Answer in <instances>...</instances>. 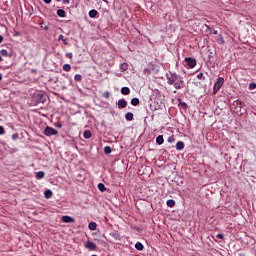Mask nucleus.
<instances>
[{"instance_id":"nucleus-1","label":"nucleus","mask_w":256,"mask_h":256,"mask_svg":"<svg viewBox=\"0 0 256 256\" xmlns=\"http://www.w3.org/2000/svg\"><path fill=\"white\" fill-rule=\"evenodd\" d=\"M166 78L168 85H173L175 89H183V84L185 83V81H183V77L174 72H169L166 74Z\"/></svg>"},{"instance_id":"nucleus-2","label":"nucleus","mask_w":256,"mask_h":256,"mask_svg":"<svg viewBox=\"0 0 256 256\" xmlns=\"http://www.w3.org/2000/svg\"><path fill=\"white\" fill-rule=\"evenodd\" d=\"M223 83H225V79H223V77H219L214 84L213 95H217V92L223 87Z\"/></svg>"},{"instance_id":"nucleus-3","label":"nucleus","mask_w":256,"mask_h":256,"mask_svg":"<svg viewBox=\"0 0 256 256\" xmlns=\"http://www.w3.org/2000/svg\"><path fill=\"white\" fill-rule=\"evenodd\" d=\"M44 135H46V137H51L53 135H58V131L55 130L53 127L47 126L44 131H43Z\"/></svg>"},{"instance_id":"nucleus-4","label":"nucleus","mask_w":256,"mask_h":256,"mask_svg":"<svg viewBox=\"0 0 256 256\" xmlns=\"http://www.w3.org/2000/svg\"><path fill=\"white\" fill-rule=\"evenodd\" d=\"M185 62L187 63L188 67H190V69H193L197 65V60L193 58H185Z\"/></svg>"},{"instance_id":"nucleus-5","label":"nucleus","mask_w":256,"mask_h":256,"mask_svg":"<svg viewBox=\"0 0 256 256\" xmlns=\"http://www.w3.org/2000/svg\"><path fill=\"white\" fill-rule=\"evenodd\" d=\"M84 247H86V249H89V251H95L97 249V245H95V243H93L92 241L85 242Z\"/></svg>"},{"instance_id":"nucleus-6","label":"nucleus","mask_w":256,"mask_h":256,"mask_svg":"<svg viewBox=\"0 0 256 256\" xmlns=\"http://www.w3.org/2000/svg\"><path fill=\"white\" fill-rule=\"evenodd\" d=\"M116 105L119 109H125V107H127V100H125L124 98L119 99L118 102H116Z\"/></svg>"},{"instance_id":"nucleus-7","label":"nucleus","mask_w":256,"mask_h":256,"mask_svg":"<svg viewBox=\"0 0 256 256\" xmlns=\"http://www.w3.org/2000/svg\"><path fill=\"white\" fill-rule=\"evenodd\" d=\"M63 223H75V218L71 216H62Z\"/></svg>"},{"instance_id":"nucleus-8","label":"nucleus","mask_w":256,"mask_h":256,"mask_svg":"<svg viewBox=\"0 0 256 256\" xmlns=\"http://www.w3.org/2000/svg\"><path fill=\"white\" fill-rule=\"evenodd\" d=\"M176 149L177 151H183V149H185V143H183V141L177 142Z\"/></svg>"},{"instance_id":"nucleus-9","label":"nucleus","mask_w":256,"mask_h":256,"mask_svg":"<svg viewBox=\"0 0 256 256\" xmlns=\"http://www.w3.org/2000/svg\"><path fill=\"white\" fill-rule=\"evenodd\" d=\"M110 237H113V239H115V241H121V235H119V233H117V232L110 233Z\"/></svg>"},{"instance_id":"nucleus-10","label":"nucleus","mask_w":256,"mask_h":256,"mask_svg":"<svg viewBox=\"0 0 256 256\" xmlns=\"http://www.w3.org/2000/svg\"><path fill=\"white\" fill-rule=\"evenodd\" d=\"M57 15H58V17H67V12H65V10H63V9H58Z\"/></svg>"},{"instance_id":"nucleus-11","label":"nucleus","mask_w":256,"mask_h":256,"mask_svg":"<svg viewBox=\"0 0 256 256\" xmlns=\"http://www.w3.org/2000/svg\"><path fill=\"white\" fill-rule=\"evenodd\" d=\"M97 10L93 9V10H90L88 15L91 19H95V17H97Z\"/></svg>"},{"instance_id":"nucleus-12","label":"nucleus","mask_w":256,"mask_h":256,"mask_svg":"<svg viewBox=\"0 0 256 256\" xmlns=\"http://www.w3.org/2000/svg\"><path fill=\"white\" fill-rule=\"evenodd\" d=\"M121 93L122 95H129V93H131V90L129 89V87H122Z\"/></svg>"},{"instance_id":"nucleus-13","label":"nucleus","mask_w":256,"mask_h":256,"mask_svg":"<svg viewBox=\"0 0 256 256\" xmlns=\"http://www.w3.org/2000/svg\"><path fill=\"white\" fill-rule=\"evenodd\" d=\"M164 141L165 140L163 139V135L157 136V138H156L157 145H163Z\"/></svg>"},{"instance_id":"nucleus-14","label":"nucleus","mask_w":256,"mask_h":256,"mask_svg":"<svg viewBox=\"0 0 256 256\" xmlns=\"http://www.w3.org/2000/svg\"><path fill=\"white\" fill-rule=\"evenodd\" d=\"M91 136H92L91 131H89V130L84 131V133H83L84 139H91Z\"/></svg>"},{"instance_id":"nucleus-15","label":"nucleus","mask_w":256,"mask_h":256,"mask_svg":"<svg viewBox=\"0 0 256 256\" xmlns=\"http://www.w3.org/2000/svg\"><path fill=\"white\" fill-rule=\"evenodd\" d=\"M88 228L90 229V231H95V229H97V223L90 222Z\"/></svg>"},{"instance_id":"nucleus-16","label":"nucleus","mask_w":256,"mask_h":256,"mask_svg":"<svg viewBox=\"0 0 256 256\" xmlns=\"http://www.w3.org/2000/svg\"><path fill=\"white\" fill-rule=\"evenodd\" d=\"M0 54L2 57H11V54H9V52L5 49L0 50Z\"/></svg>"},{"instance_id":"nucleus-17","label":"nucleus","mask_w":256,"mask_h":256,"mask_svg":"<svg viewBox=\"0 0 256 256\" xmlns=\"http://www.w3.org/2000/svg\"><path fill=\"white\" fill-rule=\"evenodd\" d=\"M125 119L126 121H133V113L132 112L126 113Z\"/></svg>"},{"instance_id":"nucleus-18","label":"nucleus","mask_w":256,"mask_h":256,"mask_svg":"<svg viewBox=\"0 0 256 256\" xmlns=\"http://www.w3.org/2000/svg\"><path fill=\"white\" fill-rule=\"evenodd\" d=\"M44 195H45L46 199H51V197H53V192H51V190H46L44 192Z\"/></svg>"},{"instance_id":"nucleus-19","label":"nucleus","mask_w":256,"mask_h":256,"mask_svg":"<svg viewBox=\"0 0 256 256\" xmlns=\"http://www.w3.org/2000/svg\"><path fill=\"white\" fill-rule=\"evenodd\" d=\"M98 189H99V191H101L102 193L105 192V191H107V188L105 187V184H103V183H99V184H98Z\"/></svg>"},{"instance_id":"nucleus-20","label":"nucleus","mask_w":256,"mask_h":256,"mask_svg":"<svg viewBox=\"0 0 256 256\" xmlns=\"http://www.w3.org/2000/svg\"><path fill=\"white\" fill-rule=\"evenodd\" d=\"M131 105H133L134 107H137V105H139V98H132Z\"/></svg>"},{"instance_id":"nucleus-21","label":"nucleus","mask_w":256,"mask_h":256,"mask_svg":"<svg viewBox=\"0 0 256 256\" xmlns=\"http://www.w3.org/2000/svg\"><path fill=\"white\" fill-rule=\"evenodd\" d=\"M43 177H45V172L39 171V172L36 173V178L37 179H43Z\"/></svg>"},{"instance_id":"nucleus-22","label":"nucleus","mask_w":256,"mask_h":256,"mask_svg":"<svg viewBox=\"0 0 256 256\" xmlns=\"http://www.w3.org/2000/svg\"><path fill=\"white\" fill-rule=\"evenodd\" d=\"M166 205L168 207H175V200L173 199L167 200Z\"/></svg>"},{"instance_id":"nucleus-23","label":"nucleus","mask_w":256,"mask_h":256,"mask_svg":"<svg viewBox=\"0 0 256 256\" xmlns=\"http://www.w3.org/2000/svg\"><path fill=\"white\" fill-rule=\"evenodd\" d=\"M135 248L137 249V251H143V244L141 242H137L135 244Z\"/></svg>"},{"instance_id":"nucleus-24","label":"nucleus","mask_w":256,"mask_h":256,"mask_svg":"<svg viewBox=\"0 0 256 256\" xmlns=\"http://www.w3.org/2000/svg\"><path fill=\"white\" fill-rule=\"evenodd\" d=\"M63 71H67V72L71 71V65L70 64H64L63 65Z\"/></svg>"},{"instance_id":"nucleus-25","label":"nucleus","mask_w":256,"mask_h":256,"mask_svg":"<svg viewBox=\"0 0 256 256\" xmlns=\"http://www.w3.org/2000/svg\"><path fill=\"white\" fill-rule=\"evenodd\" d=\"M58 41H63V43H64L65 45H67V39H65V38L63 37V35H59V36H58Z\"/></svg>"},{"instance_id":"nucleus-26","label":"nucleus","mask_w":256,"mask_h":256,"mask_svg":"<svg viewBox=\"0 0 256 256\" xmlns=\"http://www.w3.org/2000/svg\"><path fill=\"white\" fill-rule=\"evenodd\" d=\"M104 153H105L106 155H109V153H111V148H110L109 146H105V147H104Z\"/></svg>"},{"instance_id":"nucleus-27","label":"nucleus","mask_w":256,"mask_h":256,"mask_svg":"<svg viewBox=\"0 0 256 256\" xmlns=\"http://www.w3.org/2000/svg\"><path fill=\"white\" fill-rule=\"evenodd\" d=\"M127 68H128L127 63H123L120 65V69H122V71H127Z\"/></svg>"},{"instance_id":"nucleus-28","label":"nucleus","mask_w":256,"mask_h":256,"mask_svg":"<svg viewBox=\"0 0 256 256\" xmlns=\"http://www.w3.org/2000/svg\"><path fill=\"white\" fill-rule=\"evenodd\" d=\"M206 27L209 31H211V33H213V35H217V30H213L211 27H209V25H206Z\"/></svg>"},{"instance_id":"nucleus-29","label":"nucleus","mask_w":256,"mask_h":256,"mask_svg":"<svg viewBox=\"0 0 256 256\" xmlns=\"http://www.w3.org/2000/svg\"><path fill=\"white\" fill-rule=\"evenodd\" d=\"M81 79H82L81 74H76V75L74 76V80H75V81H81Z\"/></svg>"},{"instance_id":"nucleus-30","label":"nucleus","mask_w":256,"mask_h":256,"mask_svg":"<svg viewBox=\"0 0 256 256\" xmlns=\"http://www.w3.org/2000/svg\"><path fill=\"white\" fill-rule=\"evenodd\" d=\"M168 143H175V137L173 136L168 137Z\"/></svg>"},{"instance_id":"nucleus-31","label":"nucleus","mask_w":256,"mask_h":256,"mask_svg":"<svg viewBox=\"0 0 256 256\" xmlns=\"http://www.w3.org/2000/svg\"><path fill=\"white\" fill-rule=\"evenodd\" d=\"M197 79H199V80H201V79L205 80V77L203 76V73L200 72V73L197 75Z\"/></svg>"},{"instance_id":"nucleus-32","label":"nucleus","mask_w":256,"mask_h":256,"mask_svg":"<svg viewBox=\"0 0 256 256\" xmlns=\"http://www.w3.org/2000/svg\"><path fill=\"white\" fill-rule=\"evenodd\" d=\"M249 89H251V90L256 89V84L255 83H250L249 84Z\"/></svg>"},{"instance_id":"nucleus-33","label":"nucleus","mask_w":256,"mask_h":256,"mask_svg":"<svg viewBox=\"0 0 256 256\" xmlns=\"http://www.w3.org/2000/svg\"><path fill=\"white\" fill-rule=\"evenodd\" d=\"M103 97H105V99H109V97H111V94L109 92H105L103 94Z\"/></svg>"},{"instance_id":"nucleus-34","label":"nucleus","mask_w":256,"mask_h":256,"mask_svg":"<svg viewBox=\"0 0 256 256\" xmlns=\"http://www.w3.org/2000/svg\"><path fill=\"white\" fill-rule=\"evenodd\" d=\"M0 135H5V128L0 126Z\"/></svg>"},{"instance_id":"nucleus-35","label":"nucleus","mask_w":256,"mask_h":256,"mask_svg":"<svg viewBox=\"0 0 256 256\" xmlns=\"http://www.w3.org/2000/svg\"><path fill=\"white\" fill-rule=\"evenodd\" d=\"M66 57H68V59H73V53L71 52L67 53Z\"/></svg>"},{"instance_id":"nucleus-36","label":"nucleus","mask_w":256,"mask_h":256,"mask_svg":"<svg viewBox=\"0 0 256 256\" xmlns=\"http://www.w3.org/2000/svg\"><path fill=\"white\" fill-rule=\"evenodd\" d=\"M62 3H64V5H69V0H62Z\"/></svg>"},{"instance_id":"nucleus-37","label":"nucleus","mask_w":256,"mask_h":256,"mask_svg":"<svg viewBox=\"0 0 256 256\" xmlns=\"http://www.w3.org/2000/svg\"><path fill=\"white\" fill-rule=\"evenodd\" d=\"M56 127H58V129H61L63 125H61V123H56Z\"/></svg>"},{"instance_id":"nucleus-38","label":"nucleus","mask_w":256,"mask_h":256,"mask_svg":"<svg viewBox=\"0 0 256 256\" xmlns=\"http://www.w3.org/2000/svg\"><path fill=\"white\" fill-rule=\"evenodd\" d=\"M18 137H19L18 134H13V135H12V139H17Z\"/></svg>"},{"instance_id":"nucleus-39","label":"nucleus","mask_w":256,"mask_h":256,"mask_svg":"<svg viewBox=\"0 0 256 256\" xmlns=\"http://www.w3.org/2000/svg\"><path fill=\"white\" fill-rule=\"evenodd\" d=\"M218 239H223V234H217L216 236Z\"/></svg>"},{"instance_id":"nucleus-40","label":"nucleus","mask_w":256,"mask_h":256,"mask_svg":"<svg viewBox=\"0 0 256 256\" xmlns=\"http://www.w3.org/2000/svg\"><path fill=\"white\" fill-rule=\"evenodd\" d=\"M44 3H46L47 5H49V3H51V0H43Z\"/></svg>"},{"instance_id":"nucleus-41","label":"nucleus","mask_w":256,"mask_h":256,"mask_svg":"<svg viewBox=\"0 0 256 256\" xmlns=\"http://www.w3.org/2000/svg\"><path fill=\"white\" fill-rule=\"evenodd\" d=\"M0 43H3V36L0 35Z\"/></svg>"},{"instance_id":"nucleus-42","label":"nucleus","mask_w":256,"mask_h":256,"mask_svg":"<svg viewBox=\"0 0 256 256\" xmlns=\"http://www.w3.org/2000/svg\"><path fill=\"white\" fill-rule=\"evenodd\" d=\"M220 43H225V40H223V38L220 39Z\"/></svg>"},{"instance_id":"nucleus-43","label":"nucleus","mask_w":256,"mask_h":256,"mask_svg":"<svg viewBox=\"0 0 256 256\" xmlns=\"http://www.w3.org/2000/svg\"><path fill=\"white\" fill-rule=\"evenodd\" d=\"M183 107H187V103H182Z\"/></svg>"},{"instance_id":"nucleus-44","label":"nucleus","mask_w":256,"mask_h":256,"mask_svg":"<svg viewBox=\"0 0 256 256\" xmlns=\"http://www.w3.org/2000/svg\"><path fill=\"white\" fill-rule=\"evenodd\" d=\"M1 61H3V58L0 56V63H1Z\"/></svg>"},{"instance_id":"nucleus-45","label":"nucleus","mask_w":256,"mask_h":256,"mask_svg":"<svg viewBox=\"0 0 256 256\" xmlns=\"http://www.w3.org/2000/svg\"><path fill=\"white\" fill-rule=\"evenodd\" d=\"M1 79H3V76L0 74V81H1Z\"/></svg>"},{"instance_id":"nucleus-46","label":"nucleus","mask_w":256,"mask_h":256,"mask_svg":"<svg viewBox=\"0 0 256 256\" xmlns=\"http://www.w3.org/2000/svg\"><path fill=\"white\" fill-rule=\"evenodd\" d=\"M56 1H61V0H56Z\"/></svg>"}]
</instances>
